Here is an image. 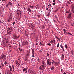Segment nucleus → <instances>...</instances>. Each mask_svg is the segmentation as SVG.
<instances>
[{
  "instance_id": "1",
  "label": "nucleus",
  "mask_w": 74,
  "mask_h": 74,
  "mask_svg": "<svg viewBox=\"0 0 74 74\" xmlns=\"http://www.w3.org/2000/svg\"><path fill=\"white\" fill-rule=\"evenodd\" d=\"M12 31H13V29L11 27H8L7 31V33L8 34H10L11 33Z\"/></svg>"
},
{
  "instance_id": "2",
  "label": "nucleus",
  "mask_w": 74,
  "mask_h": 74,
  "mask_svg": "<svg viewBox=\"0 0 74 74\" xmlns=\"http://www.w3.org/2000/svg\"><path fill=\"white\" fill-rule=\"evenodd\" d=\"M46 62L47 64H49V65H51V60H50L49 59H47Z\"/></svg>"
},
{
  "instance_id": "3",
  "label": "nucleus",
  "mask_w": 74,
  "mask_h": 74,
  "mask_svg": "<svg viewBox=\"0 0 74 74\" xmlns=\"http://www.w3.org/2000/svg\"><path fill=\"white\" fill-rule=\"evenodd\" d=\"M39 69L41 70H45V66H41L39 67Z\"/></svg>"
},
{
  "instance_id": "4",
  "label": "nucleus",
  "mask_w": 74,
  "mask_h": 74,
  "mask_svg": "<svg viewBox=\"0 0 74 74\" xmlns=\"http://www.w3.org/2000/svg\"><path fill=\"white\" fill-rule=\"evenodd\" d=\"M6 58V55H3L1 56V59H3V60H4Z\"/></svg>"
},
{
  "instance_id": "5",
  "label": "nucleus",
  "mask_w": 74,
  "mask_h": 74,
  "mask_svg": "<svg viewBox=\"0 0 74 74\" xmlns=\"http://www.w3.org/2000/svg\"><path fill=\"white\" fill-rule=\"evenodd\" d=\"M34 49H33L32 50V56L34 58V57H35L34 56Z\"/></svg>"
},
{
  "instance_id": "6",
  "label": "nucleus",
  "mask_w": 74,
  "mask_h": 74,
  "mask_svg": "<svg viewBox=\"0 0 74 74\" xmlns=\"http://www.w3.org/2000/svg\"><path fill=\"white\" fill-rule=\"evenodd\" d=\"M71 13H70L68 15V16L67 17V18L68 19H71V18H72L71 17Z\"/></svg>"
},
{
  "instance_id": "7",
  "label": "nucleus",
  "mask_w": 74,
  "mask_h": 74,
  "mask_svg": "<svg viewBox=\"0 0 74 74\" xmlns=\"http://www.w3.org/2000/svg\"><path fill=\"white\" fill-rule=\"evenodd\" d=\"M64 56L63 54H62L61 56V59L62 60H64Z\"/></svg>"
},
{
  "instance_id": "8",
  "label": "nucleus",
  "mask_w": 74,
  "mask_h": 74,
  "mask_svg": "<svg viewBox=\"0 0 74 74\" xmlns=\"http://www.w3.org/2000/svg\"><path fill=\"white\" fill-rule=\"evenodd\" d=\"M10 73H11V71L10 70H7V72H5V74H9Z\"/></svg>"
},
{
  "instance_id": "9",
  "label": "nucleus",
  "mask_w": 74,
  "mask_h": 74,
  "mask_svg": "<svg viewBox=\"0 0 74 74\" xmlns=\"http://www.w3.org/2000/svg\"><path fill=\"white\" fill-rule=\"evenodd\" d=\"M28 71L29 72V73H31V74L33 73V71H32V70L29 69L28 70Z\"/></svg>"
},
{
  "instance_id": "10",
  "label": "nucleus",
  "mask_w": 74,
  "mask_h": 74,
  "mask_svg": "<svg viewBox=\"0 0 74 74\" xmlns=\"http://www.w3.org/2000/svg\"><path fill=\"white\" fill-rule=\"evenodd\" d=\"M13 39H16V38H17V36H16V35H13Z\"/></svg>"
},
{
  "instance_id": "11",
  "label": "nucleus",
  "mask_w": 74,
  "mask_h": 74,
  "mask_svg": "<svg viewBox=\"0 0 74 74\" xmlns=\"http://www.w3.org/2000/svg\"><path fill=\"white\" fill-rule=\"evenodd\" d=\"M9 67L10 68V71H12V68L11 67V66H10V65H9Z\"/></svg>"
},
{
  "instance_id": "12",
  "label": "nucleus",
  "mask_w": 74,
  "mask_h": 74,
  "mask_svg": "<svg viewBox=\"0 0 74 74\" xmlns=\"http://www.w3.org/2000/svg\"><path fill=\"white\" fill-rule=\"evenodd\" d=\"M66 13H71V12H70V10H66Z\"/></svg>"
},
{
  "instance_id": "13",
  "label": "nucleus",
  "mask_w": 74,
  "mask_h": 74,
  "mask_svg": "<svg viewBox=\"0 0 74 74\" xmlns=\"http://www.w3.org/2000/svg\"><path fill=\"white\" fill-rule=\"evenodd\" d=\"M12 67L13 69V72H14V70H15V67L13 65H12Z\"/></svg>"
},
{
  "instance_id": "14",
  "label": "nucleus",
  "mask_w": 74,
  "mask_h": 74,
  "mask_svg": "<svg viewBox=\"0 0 74 74\" xmlns=\"http://www.w3.org/2000/svg\"><path fill=\"white\" fill-rule=\"evenodd\" d=\"M44 61L42 62V64L41 66H44Z\"/></svg>"
},
{
  "instance_id": "15",
  "label": "nucleus",
  "mask_w": 74,
  "mask_h": 74,
  "mask_svg": "<svg viewBox=\"0 0 74 74\" xmlns=\"http://www.w3.org/2000/svg\"><path fill=\"white\" fill-rule=\"evenodd\" d=\"M27 70V68H25L23 69V71H25Z\"/></svg>"
},
{
  "instance_id": "16",
  "label": "nucleus",
  "mask_w": 74,
  "mask_h": 74,
  "mask_svg": "<svg viewBox=\"0 0 74 74\" xmlns=\"http://www.w3.org/2000/svg\"><path fill=\"white\" fill-rule=\"evenodd\" d=\"M71 55H73V53H74V51H73V50L71 51Z\"/></svg>"
},
{
  "instance_id": "17",
  "label": "nucleus",
  "mask_w": 74,
  "mask_h": 74,
  "mask_svg": "<svg viewBox=\"0 0 74 74\" xmlns=\"http://www.w3.org/2000/svg\"><path fill=\"white\" fill-rule=\"evenodd\" d=\"M10 17H11V18H12V13H10Z\"/></svg>"
},
{
  "instance_id": "18",
  "label": "nucleus",
  "mask_w": 74,
  "mask_h": 74,
  "mask_svg": "<svg viewBox=\"0 0 74 74\" xmlns=\"http://www.w3.org/2000/svg\"><path fill=\"white\" fill-rule=\"evenodd\" d=\"M28 11H29V12H31V13L32 12V11L30 10V9L29 8H28Z\"/></svg>"
},
{
  "instance_id": "19",
  "label": "nucleus",
  "mask_w": 74,
  "mask_h": 74,
  "mask_svg": "<svg viewBox=\"0 0 74 74\" xmlns=\"http://www.w3.org/2000/svg\"><path fill=\"white\" fill-rule=\"evenodd\" d=\"M8 4L9 5H12V4L11 2H9L8 3Z\"/></svg>"
},
{
  "instance_id": "20",
  "label": "nucleus",
  "mask_w": 74,
  "mask_h": 74,
  "mask_svg": "<svg viewBox=\"0 0 74 74\" xmlns=\"http://www.w3.org/2000/svg\"><path fill=\"white\" fill-rule=\"evenodd\" d=\"M71 7H72V10H74V5H72L71 6Z\"/></svg>"
},
{
  "instance_id": "21",
  "label": "nucleus",
  "mask_w": 74,
  "mask_h": 74,
  "mask_svg": "<svg viewBox=\"0 0 74 74\" xmlns=\"http://www.w3.org/2000/svg\"><path fill=\"white\" fill-rule=\"evenodd\" d=\"M59 64V63H57V62H56L55 63V66H57L58 65V64Z\"/></svg>"
},
{
  "instance_id": "22",
  "label": "nucleus",
  "mask_w": 74,
  "mask_h": 74,
  "mask_svg": "<svg viewBox=\"0 0 74 74\" xmlns=\"http://www.w3.org/2000/svg\"><path fill=\"white\" fill-rule=\"evenodd\" d=\"M65 48L67 49V48H68V46H67V44H65Z\"/></svg>"
},
{
  "instance_id": "23",
  "label": "nucleus",
  "mask_w": 74,
  "mask_h": 74,
  "mask_svg": "<svg viewBox=\"0 0 74 74\" xmlns=\"http://www.w3.org/2000/svg\"><path fill=\"white\" fill-rule=\"evenodd\" d=\"M40 44L41 45H43V46H44L45 45V44H42L41 43V42H40Z\"/></svg>"
},
{
  "instance_id": "24",
  "label": "nucleus",
  "mask_w": 74,
  "mask_h": 74,
  "mask_svg": "<svg viewBox=\"0 0 74 74\" xmlns=\"http://www.w3.org/2000/svg\"><path fill=\"white\" fill-rule=\"evenodd\" d=\"M8 64L7 63V61H5L4 63L5 65H6V64Z\"/></svg>"
},
{
  "instance_id": "25",
  "label": "nucleus",
  "mask_w": 74,
  "mask_h": 74,
  "mask_svg": "<svg viewBox=\"0 0 74 74\" xmlns=\"http://www.w3.org/2000/svg\"><path fill=\"white\" fill-rule=\"evenodd\" d=\"M37 61L38 62H40V59L39 58L38 59H37Z\"/></svg>"
},
{
  "instance_id": "26",
  "label": "nucleus",
  "mask_w": 74,
  "mask_h": 74,
  "mask_svg": "<svg viewBox=\"0 0 74 74\" xmlns=\"http://www.w3.org/2000/svg\"><path fill=\"white\" fill-rule=\"evenodd\" d=\"M21 19V17H18L17 18V20H18V21H19V20H20Z\"/></svg>"
},
{
  "instance_id": "27",
  "label": "nucleus",
  "mask_w": 74,
  "mask_h": 74,
  "mask_svg": "<svg viewBox=\"0 0 74 74\" xmlns=\"http://www.w3.org/2000/svg\"><path fill=\"white\" fill-rule=\"evenodd\" d=\"M53 43H55V42H56V41L54 40H53Z\"/></svg>"
},
{
  "instance_id": "28",
  "label": "nucleus",
  "mask_w": 74,
  "mask_h": 74,
  "mask_svg": "<svg viewBox=\"0 0 74 74\" xmlns=\"http://www.w3.org/2000/svg\"><path fill=\"white\" fill-rule=\"evenodd\" d=\"M35 7L36 8H39V6L38 5H36Z\"/></svg>"
},
{
  "instance_id": "29",
  "label": "nucleus",
  "mask_w": 74,
  "mask_h": 74,
  "mask_svg": "<svg viewBox=\"0 0 74 74\" xmlns=\"http://www.w3.org/2000/svg\"><path fill=\"white\" fill-rule=\"evenodd\" d=\"M50 43H51V44H53V40H51L50 41Z\"/></svg>"
},
{
  "instance_id": "30",
  "label": "nucleus",
  "mask_w": 74,
  "mask_h": 74,
  "mask_svg": "<svg viewBox=\"0 0 74 74\" xmlns=\"http://www.w3.org/2000/svg\"><path fill=\"white\" fill-rule=\"evenodd\" d=\"M59 43H58L57 45V47L58 48V47H59Z\"/></svg>"
},
{
  "instance_id": "31",
  "label": "nucleus",
  "mask_w": 74,
  "mask_h": 74,
  "mask_svg": "<svg viewBox=\"0 0 74 74\" xmlns=\"http://www.w3.org/2000/svg\"><path fill=\"white\" fill-rule=\"evenodd\" d=\"M60 47L61 48H62V49H63V46L60 45Z\"/></svg>"
},
{
  "instance_id": "32",
  "label": "nucleus",
  "mask_w": 74,
  "mask_h": 74,
  "mask_svg": "<svg viewBox=\"0 0 74 74\" xmlns=\"http://www.w3.org/2000/svg\"><path fill=\"white\" fill-rule=\"evenodd\" d=\"M19 49L20 51H22V49H20V48H19Z\"/></svg>"
},
{
  "instance_id": "33",
  "label": "nucleus",
  "mask_w": 74,
  "mask_h": 74,
  "mask_svg": "<svg viewBox=\"0 0 74 74\" xmlns=\"http://www.w3.org/2000/svg\"><path fill=\"white\" fill-rule=\"evenodd\" d=\"M46 53L47 56H49V54H48V52H47Z\"/></svg>"
},
{
  "instance_id": "34",
  "label": "nucleus",
  "mask_w": 74,
  "mask_h": 74,
  "mask_svg": "<svg viewBox=\"0 0 74 74\" xmlns=\"http://www.w3.org/2000/svg\"><path fill=\"white\" fill-rule=\"evenodd\" d=\"M38 18H40V16H41L40 15H38Z\"/></svg>"
},
{
  "instance_id": "35",
  "label": "nucleus",
  "mask_w": 74,
  "mask_h": 74,
  "mask_svg": "<svg viewBox=\"0 0 74 74\" xmlns=\"http://www.w3.org/2000/svg\"><path fill=\"white\" fill-rule=\"evenodd\" d=\"M55 69V68L54 67H52L51 68V70H53V69Z\"/></svg>"
},
{
  "instance_id": "36",
  "label": "nucleus",
  "mask_w": 74,
  "mask_h": 74,
  "mask_svg": "<svg viewBox=\"0 0 74 74\" xmlns=\"http://www.w3.org/2000/svg\"><path fill=\"white\" fill-rule=\"evenodd\" d=\"M56 38L57 39V40H59V38H58V37L57 36H56Z\"/></svg>"
},
{
  "instance_id": "37",
  "label": "nucleus",
  "mask_w": 74,
  "mask_h": 74,
  "mask_svg": "<svg viewBox=\"0 0 74 74\" xmlns=\"http://www.w3.org/2000/svg\"><path fill=\"white\" fill-rule=\"evenodd\" d=\"M51 45V44L50 43H48L47 44V45H49V46H50Z\"/></svg>"
},
{
  "instance_id": "38",
  "label": "nucleus",
  "mask_w": 74,
  "mask_h": 74,
  "mask_svg": "<svg viewBox=\"0 0 74 74\" xmlns=\"http://www.w3.org/2000/svg\"><path fill=\"white\" fill-rule=\"evenodd\" d=\"M53 2L55 3V2H56V0H53Z\"/></svg>"
},
{
  "instance_id": "39",
  "label": "nucleus",
  "mask_w": 74,
  "mask_h": 74,
  "mask_svg": "<svg viewBox=\"0 0 74 74\" xmlns=\"http://www.w3.org/2000/svg\"><path fill=\"white\" fill-rule=\"evenodd\" d=\"M45 19L46 21V22H48V19H46V18H45Z\"/></svg>"
},
{
  "instance_id": "40",
  "label": "nucleus",
  "mask_w": 74,
  "mask_h": 74,
  "mask_svg": "<svg viewBox=\"0 0 74 74\" xmlns=\"http://www.w3.org/2000/svg\"><path fill=\"white\" fill-rule=\"evenodd\" d=\"M1 64L2 65V66H1L2 67L4 66V64H3L1 63Z\"/></svg>"
},
{
  "instance_id": "41",
  "label": "nucleus",
  "mask_w": 74,
  "mask_h": 74,
  "mask_svg": "<svg viewBox=\"0 0 74 74\" xmlns=\"http://www.w3.org/2000/svg\"><path fill=\"white\" fill-rule=\"evenodd\" d=\"M54 63H55V62H54V61L52 63V64H53Z\"/></svg>"
},
{
  "instance_id": "42",
  "label": "nucleus",
  "mask_w": 74,
  "mask_h": 74,
  "mask_svg": "<svg viewBox=\"0 0 74 74\" xmlns=\"http://www.w3.org/2000/svg\"><path fill=\"white\" fill-rule=\"evenodd\" d=\"M17 14H18V15H19V14H20V12H18Z\"/></svg>"
},
{
  "instance_id": "43",
  "label": "nucleus",
  "mask_w": 74,
  "mask_h": 74,
  "mask_svg": "<svg viewBox=\"0 0 74 74\" xmlns=\"http://www.w3.org/2000/svg\"><path fill=\"white\" fill-rule=\"evenodd\" d=\"M55 5V3H53V5Z\"/></svg>"
},
{
  "instance_id": "44",
  "label": "nucleus",
  "mask_w": 74,
  "mask_h": 74,
  "mask_svg": "<svg viewBox=\"0 0 74 74\" xmlns=\"http://www.w3.org/2000/svg\"><path fill=\"white\" fill-rule=\"evenodd\" d=\"M9 19H11V20H12V17H9Z\"/></svg>"
},
{
  "instance_id": "45",
  "label": "nucleus",
  "mask_w": 74,
  "mask_h": 74,
  "mask_svg": "<svg viewBox=\"0 0 74 74\" xmlns=\"http://www.w3.org/2000/svg\"><path fill=\"white\" fill-rule=\"evenodd\" d=\"M72 11L73 12V13H74V9H72Z\"/></svg>"
},
{
  "instance_id": "46",
  "label": "nucleus",
  "mask_w": 74,
  "mask_h": 74,
  "mask_svg": "<svg viewBox=\"0 0 74 74\" xmlns=\"http://www.w3.org/2000/svg\"><path fill=\"white\" fill-rule=\"evenodd\" d=\"M1 0L3 3L4 2V1H5V0Z\"/></svg>"
},
{
  "instance_id": "47",
  "label": "nucleus",
  "mask_w": 74,
  "mask_h": 74,
  "mask_svg": "<svg viewBox=\"0 0 74 74\" xmlns=\"http://www.w3.org/2000/svg\"><path fill=\"white\" fill-rule=\"evenodd\" d=\"M63 31L64 32L66 31V29H63Z\"/></svg>"
},
{
  "instance_id": "48",
  "label": "nucleus",
  "mask_w": 74,
  "mask_h": 74,
  "mask_svg": "<svg viewBox=\"0 0 74 74\" xmlns=\"http://www.w3.org/2000/svg\"><path fill=\"white\" fill-rule=\"evenodd\" d=\"M15 23V22H13V25H14Z\"/></svg>"
},
{
  "instance_id": "49",
  "label": "nucleus",
  "mask_w": 74,
  "mask_h": 74,
  "mask_svg": "<svg viewBox=\"0 0 74 74\" xmlns=\"http://www.w3.org/2000/svg\"><path fill=\"white\" fill-rule=\"evenodd\" d=\"M30 7H31V8H33L34 7H33V6H30Z\"/></svg>"
},
{
  "instance_id": "50",
  "label": "nucleus",
  "mask_w": 74,
  "mask_h": 74,
  "mask_svg": "<svg viewBox=\"0 0 74 74\" xmlns=\"http://www.w3.org/2000/svg\"><path fill=\"white\" fill-rule=\"evenodd\" d=\"M21 57H18V59H21Z\"/></svg>"
},
{
  "instance_id": "51",
  "label": "nucleus",
  "mask_w": 74,
  "mask_h": 74,
  "mask_svg": "<svg viewBox=\"0 0 74 74\" xmlns=\"http://www.w3.org/2000/svg\"><path fill=\"white\" fill-rule=\"evenodd\" d=\"M69 34H70V35H71V36H72V34H71L70 33H69Z\"/></svg>"
},
{
  "instance_id": "52",
  "label": "nucleus",
  "mask_w": 74,
  "mask_h": 74,
  "mask_svg": "<svg viewBox=\"0 0 74 74\" xmlns=\"http://www.w3.org/2000/svg\"><path fill=\"white\" fill-rule=\"evenodd\" d=\"M8 5H8V4H7V5H6V7H8Z\"/></svg>"
},
{
  "instance_id": "53",
  "label": "nucleus",
  "mask_w": 74,
  "mask_h": 74,
  "mask_svg": "<svg viewBox=\"0 0 74 74\" xmlns=\"http://www.w3.org/2000/svg\"><path fill=\"white\" fill-rule=\"evenodd\" d=\"M58 40L59 42H60V39H59Z\"/></svg>"
},
{
  "instance_id": "54",
  "label": "nucleus",
  "mask_w": 74,
  "mask_h": 74,
  "mask_svg": "<svg viewBox=\"0 0 74 74\" xmlns=\"http://www.w3.org/2000/svg\"><path fill=\"white\" fill-rule=\"evenodd\" d=\"M19 38V36H17V38H16V39H17V38Z\"/></svg>"
},
{
  "instance_id": "55",
  "label": "nucleus",
  "mask_w": 74,
  "mask_h": 74,
  "mask_svg": "<svg viewBox=\"0 0 74 74\" xmlns=\"http://www.w3.org/2000/svg\"><path fill=\"white\" fill-rule=\"evenodd\" d=\"M17 65H18V66H20V64H19V63H18L17 64Z\"/></svg>"
},
{
  "instance_id": "56",
  "label": "nucleus",
  "mask_w": 74,
  "mask_h": 74,
  "mask_svg": "<svg viewBox=\"0 0 74 74\" xmlns=\"http://www.w3.org/2000/svg\"><path fill=\"white\" fill-rule=\"evenodd\" d=\"M58 9H57L56 10V11H58Z\"/></svg>"
},
{
  "instance_id": "57",
  "label": "nucleus",
  "mask_w": 74,
  "mask_h": 74,
  "mask_svg": "<svg viewBox=\"0 0 74 74\" xmlns=\"http://www.w3.org/2000/svg\"><path fill=\"white\" fill-rule=\"evenodd\" d=\"M48 10V8H46V10Z\"/></svg>"
},
{
  "instance_id": "58",
  "label": "nucleus",
  "mask_w": 74,
  "mask_h": 74,
  "mask_svg": "<svg viewBox=\"0 0 74 74\" xmlns=\"http://www.w3.org/2000/svg\"><path fill=\"white\" fill-rule=\"evenodd\" d=\"M9 74H12L11 73V72H10V73H9Z\"/></svg>"
},
{
  "instance_id": "59",
  "label": "nucleus",
  "mask_w": 74,
  "mask_h": 74,
  "mask_svg": "<svg viewBox=\"0 0 74 74\" xmlns=\"http://www.w3.org/2000/svg\"><path fill=\"white\" fill-rule=\"evenodd\" d=\"M51 6V5L49 4V5H48V6L49 7V6Z\"/></svg>"
},
{
  "instance_id": "60",
  "label": "nucleus",
  "mask_w": 74,
  "mask_h": 74,
  "mask_svg": "<svg viewBox=\"0 0 74 74\" xmlns=\"http://www.w3.org/2000/svg\"><path fill=\"white\" fill-rule=\"evenodd\" d=\"M67 33V32H66V31H65V32H64V33Z\"/></svg>"
},
{
  "instance_id": "61",
  "label": "nucleus",
  "mask_w": 74,
  "mask_h": 74,
  "mask_svg": "<svg viewBox=\"0 0 74 74\" xmlns=\"http://www.w3.org/2000/svg\"><path fill=\"white\" fill-rule=\"evenodd\" d=\"M6 43H7V44H8V41H7L6 42Z\"/></svg>"
},
{
  "instance_id": "62",
  "label": "nucleus",
  "mask_w": 74,
  "mask_h": 74,
  "mask_svg": "<svg viewBox=\"0 0 74 74\" xmlns=\"http://www.w3.org/2000/svg\"><path fill=\"white\" fill-rule=\"evenodd\" d=\"M40 52H42V51L40 50Z\"/></svg>"
},
{
  "instance_id": "63",
  "label": "nucleus",
  "mask_w": 74,
  "mask_h": 74,
  "mask_svg": "<svg viewBox=\"0 0 74 74\" xmlns=\"http://www.w3.org/2000/svg\"><path fill=\"white\" fill-rule=\"evenodd\" d=\"M61 71L62 72V69H61Z\"/></svg>"
},
{
  "instance_id": "64",
  "label": "nucleus",
  "mask_w": 74,
  "mask_h": 74,
  "mask_svg": "<svg viewBox=\"0 0 74 74\" xmlns=\"http://www.w3.org/2000/svg\"><path fill=\"white\" fill-rule=\"evenodd\" d=\"M63 74H66V73H64Z\"/></svg>"
}]
</instances>
